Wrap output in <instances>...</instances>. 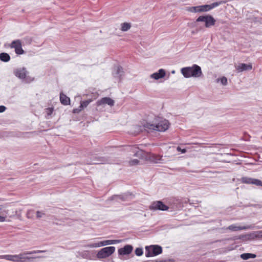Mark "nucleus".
<instances>
[{
	"label": "nucleus",
	"mask_w": 262,
	"mask_h": 262,
	"mask_svg": "<svg viewBox=\"0 0 262 262\" xmlns=\"http://www.w3.org/2000/svg\"><path fill=\"white\" fill-rule=\"evenodd\" d=\"M181 72L185 78L201 77L203 75L201 67L195 64H193L192 67L182 68Z\"/></svg>",
	"instance_id": "nucleus-1"
},
{
	"label": "nucleus",
	"mask_w": 262,
	"mask_h": 262,
	"mask_svg": "<svg viewBox=\"0 0 262 262\" xmlns=\"http://www.w3.org/2000/svg\"><path fill=\"white\" fill-rule=\"evenodd\" d=\"M144 126L145 128L150 130L165 132L168 128L169 123L168 121L166 119H161L156 123L146 122Z\"/></svg>",
	"instance_id": "nucleus-2"
},
{
	"label": "nucleus",
	"mask_w": 262,
	"mask_h": 262,
	"mask_svg": "<svg viewBox=\"0 0 262 262\" xmlns=\"http://www.w3.org/2000/svg\"><path fill=\"white\" fill-rule=\"evenodd\" d=\"M13 74L18 78L27 83L34 80V78L29 76V72L25 67L16 68L13 70Z\"/></svg>",
	"instance_id": "nucleus-3"
},
{
	"label": "nucleus",
	"mask_w": 262,
	"mask_h": 262,
	"mask_svg": "<svg viewBox=\"0 0 262 262\" xmlns=\"http://www.w3.org/2000/svg\"><path fill=\"white\" fill-rule=\"evenodd\" d=\"M162 252V248L159 245H151L145 247V256L152 257L158 255Z\"/></svg>",
	"instance_id": "nucleus-4"
},
{
	"label": "nucleus",
	"mask_w": 262,
	"mask_h": 262,
	"mask_svg": "<svg viewBox=\"0 0 262 262\" xmlns=\"http://www.w3.org/2000/svg\"><path fill=\"white\" fill-rule=\"evenodd\" d=\"M115 247L110 246L101 249L97 253L96 256L98 259L106 258L114 253Z\"/></svg>",
	"instance_id": "nucleus-5"
},
{
	"label": "nucleus",
	"mask_w": 262,
	"mask_h": 262,
	"mask_svg": "<svg viewBox=\"0 0 262 262\" xmlns=\"http://www.w3.org/2000/svg\"><path fill=\"white\" fill-rule=\"evenodd\" d=\"M196 22H204L206 28H210L215 24V19L211 15L200 16L196 19Z\"/></svg>",
	"instance_id": "nucleus-6"
},
{
	"label": "nucleus",
	"mask_w": 262,
	"mask_h": 262,
	"mask_svg": "<svg viewBox=\"0 0 262 262\" xmlns=\"http://www.w3.org/2000/svg\"><path fill=\"white\" fill-rule=\"evenodd\" d=\"M47 252L46 250H33L31 251H26L22 253L23 256H21V262H27V261H33V260L37 258L43 257V256H37L34 257L28 256L27 255H30L36 253H44Z\"/></svg>",
	"instance_id": "nucleus-7"
},
{
	"label": "nucleus",
	"mask_w": 262,
	"mask_h": 262,
	"mask_svg": "<svg viewBox=\"0 0 262 262\" xmlns=\"http://www.w3.org/2000/svg\"><path fill=\"white\" fill-rule=\"evenodd\" d=\"M109 159L107 157H99L96 155H92L90 157V161L87 162L88 164H103L108 162Z\"/></svg>",
	"instance_id": "nucleus-8"
},
{
	"label": "nucleus",
	"mask_w": 262,
	"mask_h": 262,
	"mask_svg": "<svg viewBox=\"0 0 262 262\" xmlns=\"http://www.w3.org/2000/svg\"><path fill=\"white\" fill-rule=\"evenodd\" d=\"M8 47L11 49H14L15 53L17 55H21L25 53L22 48V42L20 39L13 40Z\"/></svg>",
	"instance_id": "nucleus-9"
},
{
	"label": "nucleus",
	"mask_w": 262,
	"mask_h": 262,
	"mask_svg": "<svg viewBox=\"0 0 262 262\" xmlns=\"http://www.w3.org/2000/svg\"><path fill=\"white\" fill-rule=\"evenodd\" d=\"M134 198V195L130 192H126L121 194L119 195H114L110 198L111 200H116V201L119 202V201H127L130 199H132Z\"/></svg>",
	"instance_id": "nucleus-10"
},
{
	"label": "nucleus",
	"mask_w": 262,
	"mask_h": 262,
	"mask_svg": "<svg viewBox=\"0 0 262 262\" xmlns=\"http://www.w3.org/2000/svg\"><path fill=\"white\" fill-rule=\"evenodd\" d=\"M227 2V1H220L219 2L213 3L210 5H200L201 13L208 12L220 5L226 4Z\"/></svg>",
	"instance_id": "nucleus-11"
},
{
	"label": "nucleus",
	"mask_w": 262,
	"mask_h": 262,
	"mask_svg": "<svg viewBox=\"0 0 262 262\" xmlns=\"http://www.w3.org/2000/svg\"><path fill=\"white\" fill-rule=\"evenodd\" d=\"M133 250V247L130 245H126L123 248L118 249L119 258L122 260H124L123 256L128 255L132 253Z\"/></svg>",
	"instance_id": "nucleus-12"
},
{
	"label": "nucleus",
	"mask_w": 262,
	"mask_h": 262,
	"mask_svg": "<svg viewBox=\"0 0 262 262\" xmlns=\"http://www.w3.org/2000/svg\"><path fill=\"white\" fill-rule=\"evenodd\" d=\"M168 208L169 207L167 205L160 201L152 202L149 206V209L151 210L165 211L168 210Z\"/></svg>",
	"instance_id": "nucleus-13"
},
{
	"label": "nucleus",
	"mask_w": 262,
	"mask_h": 262,
	"mask_svg": "<svg viewBox=\"0 0 262 262\" xmlns=\"http://www.w3.org/2000/svg\"><path fill=\"white\" fill-rule=\"evenodd\" d=\"M241 182L247 184H253L257 186H262V181L260 180L249 178L247 177H243L241 179Z\"/></svg>",
	"instance_id": "nucleus-14"
},
{
	"label": "nucleus",
	"mask_w": 262,
	"mask_h": 262,
	"mask_svg": "<svg viewBox=\"0 0 262 262\" xmlns=\"http://www.w3.org/2000/svg\"><path fill=\"white\" fill-rule=\"evenodd\" d=\"M236 70L238 73H241L243 71H250L252 69L251 63L246 64L244 63H239L237 66H235Z\"/></svg>",
	"instance_id": "nucleus-15"
},
{
	"label": "nucleus",
	"mask_w": 262,
	"mask_h": 262,
	"mask_svg": "<svg viewBox=\"0 0 262 262\" xmlns=\"http://www.w3.org/2000/svg\"><path fill=\"white\" fill-rule=\"evenodd\" d=\"M113 74L115 77L119 78V81H121V77L124 75L123 68L121 66L114 67Z\"/></svg>",
	"instance_id": "nucleus-16"
},
{
	"label": "nucleus",
	"mask_w": 262,
	"mask_h": 262,
	"mask_svg": "<svg viewBox=\"0 0 262 262\" xmlns=\"http://www.w3.org/2000/svg\"><path fill=\"white\" fill-rule=\"evenodd\" d=\"M115 102L114 100L110 98V97H104L98 100L97 102V105L98 106L103 105V104H108L110 106H112L114 105Z\"/></svg>",
	"instance_id": "nucleus-17"
},
{
	"label": "nucleus",
	"mask_w": 262,
	"mask_h": 262,
	"mask_svg": "<svg viewBox=\"0 0 262 262\" xmlns=\"http://www.w3.org/2000/svg\"><path fill=\"white\" fill-rule=\"evenodd\" d=\"M165 76V71L164 70L161 69L158 72L153 73L150 75L151 78H154L156 80H158L162 78Z\"/></svg>",
	"instance_id": "nucleus-18"
},
{
	"label": "nucleus",
	"mask_w": 262,
	"mask_h": 262,
	"mask_svg": "<svg viewBox=\"0 0 262 262\" xmlns=\"http://www.w3.org/2000/svg\"><path fill=\"white\" fill-rule=\"evenodd\" d=\"M60 101L62 104L68 105L70 104V99L63 93L60 94Z\"/></svg>",
	"instance_id": "nucleus-19"
},
{
	"label": "nucleus",
	"mask_w": 262,
	"mask_h": 262,
	"mask_svg": "<svg viewBox=\"0 0 262 262\" xmlns=\"http://www.w3.org/2000/svg\"><path fill=\"white\" fill-rule=\"evenodd\" d=\"M250 227L248 226H236L235 225H231L229 226L227 229L232 231H238L241 230H246L249 229Z\"/></svg>",
	"instance_id": "nucleus-20"
},
{
	"label": "nucleus",
	"mask_w": 262,
	"mask_h": 262,
	"mask_svg": "<svg viewBox=\"0 0 262 262\" xmlns=\"http://www.w3.org/2000/svg\"><path fill=\"white\" fill-rule=\"evenodd\" d=\"M186 10L192 13H201L200 5L197 6L187 7Z\"/></svg>",
	"instance_id": "nucleus-21"
},
{
	"label": "nucleus",
	"mask_w": 262,
	"mask_h": 262,
	"mask_svg": "<svg viewBox=\"0 0 262 262\" xmlns=\"http://www.w3.org/2000/svg\"><path fill=\"white\" fill-rule=\"evenodd\" d=\"M121 240L115 239V240H105L103 241H101V244L102 246L108 245H112L120 243Z\"/></svg>",
	"instance_id": "nucleus-22"
},
{
	"label": "nucleus",
	"mask_w": 262,
	"mask_h": 262,
	"mask_svg": "<svg viewBox=\"0 0 262 262\" xmlns=\"http://www.w3.org/2000/svg\"><path fill=\"white\" fill-rule=\"evenodd\" d=\"M11 58L9 54L7 53H1L0 54V60L2 61L7 62L10 61Z\"/></svg>",
	"instance_id": "nucleus-23"
},
{
	"label": "nucleus",
	"mask_w": 262,
	"mask_h": 262,
	"mask_svg": "<svg viewBox=\"0 0 262 262\" xmlns=\"http://www.w3.org/2000/svg\"><path fill=\"white\" fill-rule=\"evenodd\" d=\"M256 255L253 253H245L241 255V257L244 260H247L249 258H254Z\"/></svg>",
	"instance_id": "nucleus-24"
},
{
	"label": "nucleus",
	"mask_w": 262,
	"mask_h": 262,
	"mask_svg": "<svg viewBox=\"0 0 262 262\" xmlns=\"http://www.w3.org/2000/svg\"><path fill=\"white\" fill-rule=\"evenodd\" d=\"M92 101V99H88L85 101H81L80 102V105L79 107L82 108V110L87 107V106Z\"/></svg>",
	"instance_id": "nucleus-25"
},
{
	"label": "nucleus",
	"mask_w": 262,
	"mask_h": 262,
	"mask_svg": "<svg viewBox=\"0 0 262 262\" xmlns=\"http://www.w3.org/2000/svg\"><path fill=\"white\" fill-rule=\"evenodd\" d=\"M23 256L22 255V253L18 254V255H12V261H16V262H21V256Z\"/></svg>",
	"instance_id": "nucleus-26"
},
{
	"label": "nucleus",
	"mask_w": 262,
	"mask_h": 262,
	"mask_svg": "<svg viewBox=\"0 0 262 262\" xmlns=\"http://www.w3.org/2000/svg\"><path fill=\"white\" fill-rule=\"evenodd\" d=\"M131 27V25L129 23H124L121 24V30L122 31H127Z\"/></svg>",
	"instance_id": "nucleus-27"
},
{
	"label": "nucleus",
	"mask_w": 262,
	"mask_h": 262,
	"mask_svg": "<svg viewBox=\"0 0 262 262\" xmlns=\"http://www.w3.org/2000/svg\"><path fill=\"white\" fill-rule=\"evenodd\" d=\"M12 255H0V259H5L7 260L12 261Z\"/></svg>",
	"instance_id": "nucleus-28"
},
{
	"label": "nucleus",
	"mask_w": 262,
	"mask_h": 262,
	"mask_svg": "<svg viewBox=\"0 0 262 262\" xmlns=\"http://www.w3.org/2000/svg\"><path fill=\"white\" fill-rule=\"evenodd\" d=\"M87 247H90V248H95V247H102V246H101V242H99L97 243H93V244H89L87 245Z\"/></svg>",
	"instance_id": "nucleus-29"
},
{
	"label": "nucleus",
	"mask_w": 262,
	"mask_h": 262,
	"mask_svg": "<svg viewBox=\"0 0 262 262\" xmlns=\"http://www.w3.org/2000/svg\"><path fill=\"white\" fill-rule=\"evenodd\" d=\"M143 253L142 248H137L135 250V254L137 256H141Z\"/></svg>",
	"instance_id": "nucleus-30"
},
{
	"label": "nucleus",
	"mask_w": 262,
	"mask_h": 262,
	"mask_svg": "<svg viewBox=\"0 0 262 262\" xmlns=\"http://www.w3.org/2000/svg\"><path fill=\"white\" fill-rule=\"evenodd\" d=\"M36 217L37 219H40L41 217H42L44 215H45V213H44L42 211H37L36 212Z\"/></svg>",
	"instance_id": "nucleus-31"
},
{
	"label": "nucleus",
	"mask_w": 262,
	"mask_h": 262,
	"mask_svg": "<svg viewBox=\"0 0 262 262\" xmlns=\"http://www.w3.org/2000/svg\"><path fill=\"white\" fill-rule=\"evenodd\" d=\"M220 80L223 85H226L227 84V79L226 77H222Z\"/></svg>",
	"instance_id": "nucleus-32"
},
{
	"label": "nucleus",
	"mask_w": 262,
	"mask_h": 262,
	"mask_svg": "<svg viewBox=\"0 0 262 262\" xmlns=\"http://www.w3.org/2000/svg\"><path fill=\"white\" fill-rule=\"evenodd\" d=\"M173 259H169L168 260H151L148 262H173Z\"/></svg>",
	"instance_id": "nucleus-33"
},
{
	"label": "nucleus",
	"mask_w": 262,
	"mask_h": 262,
	"mask_svg": "<svg viewBox=\"0 0 262 262\" xmlns=\"http://www.w3.org/2000/svg\"><path fill=\"white\" fill-rule=\"evenodd\" d=\"M139 161L138 159H134L129 161V164L130 165H137L139 164Z\"/></svg>",
	"instance_id": "nucleus-34"
},
{
	"label": "nucleus",
	"mask_w": 262,
	"mask_h": 262,
	"mask_svg": "<svg viewBox=\"0 0 262 262\" xmlns=\"http://www.w3.org/2000/svg\"><path fill=\"white\" fill-rule=\"evenodd\" d=\"M82 110V109L79 107L78 108L73 109V113L74 114H78Z\"/></svg>",
	"instance_id": "nucleus-35"
},
{
	"label": "nucleus",
	"mask_w": 262,
	"mask_h": 262,
	"mask_svg": "<svg viewBox=\"0 0 262 262\" xmlns=\"http://www.w3.org/2000/svg\"><path fill=\"white\" fill-rule=\"evenodd\" d=\"M6 110V107L4 105H0V113L4 112Z\"/></svg>",
	"instance_id": "nucleus-36"
},
{
	"label": "nucleus",
	"mask_w": 262,
	"mask_h": 262,
	"mask_svg": "<svg viewBox=\"0 0 262 262\" xmlns=\"http://www.w3.org/2000/svg\"><path fill=\"white\" fill-rule=\"evenodd\" d=\"M48 115H50V114H51L52 113V112H53V108H48Z\"/></svg>",
	"instance_id": "nucleus-37"
},
{
	"label": "nucleus",
	"mask_w": 262,
	"mask_h": 262,
	"mask_svg": "<svg viewBox=\"0 0 262 262\" xmlns=\"http://www.w3.org/2000/svg\"><path fill=\"white\" fill-rule=\"evenodd\" d=\"M186 151V150L185 149H184V150H182V152H185Z\"/></svg>",
	"instance_id": "nucleus-38"
},
{
	"label": "nucleus",
	"mask_w": 262,
	"mask_h": 262,
	"mask_svg": "<svg viewBox=\"0 0 262 262\" xmlns=\"http://www.w3.org/2000/svg\"><path fill=\"white\" fill-rule=\"evenodd\" d=\"M29 40H30V42L32 41V39L29 38Z\"/></svg>",
	"instance_id": "nucleus-39"
},
{
	"label": "nucleus",
	"mask_w": 262,
	"mask_h": 262,
	"mask_svg": "<svg viewBox=\"0 0 262 262\" xmlns=\"http://www.w3.org/2000/svg\"><path fill=\"white\" fill-rule=\"evenodd\" d=\"M259 233H262V231H259Z\"/></svg>",
	"instance_id": "nucleus-40"
},
{
	"label": "nucleus",
	"mask_w": 262,
	"mask_h": 262,
	"mask_svg": "<svg viewBox=\"0 0 262 262\" xmlns=\"http://www.w3.org/2000/svg\"><path fill=\"white\" fill-rule=\"evenodd\" d=\"M260 19H261V21H260V23H262V18H260Z\"/></svg>",
	"instance_id": "nucleus-41"
},
{
	"label": "nucleus",
	"mask_w": 262,
	"mask_h": 262,
	"mask_svg": "<svg viewBox=\"0 0 262 262\" xmlns=\"http://www.w3.org/2000/svg\"><path fill=\"white\" fill-rule=\"evenodd\" d=\"M0 210H1V207H0Z\"/></svg>",
	"instance_id": "nucleus-42"
},
{
	"label": "nucleus",
	"mask_w": 262,
	"mask_h": 262,
	"mask_svg": "<svg viewBox=\"0 0 262 262\" xmlns=\"http://www.w3.org/2000/svg\"><path fill=\"white\" fill-rule=\"evenodd\" d=\"M261 139H262V136L261 137Z\"/></svg>",
	"instance_id": "nucleus-43"
}]
</instances>
